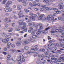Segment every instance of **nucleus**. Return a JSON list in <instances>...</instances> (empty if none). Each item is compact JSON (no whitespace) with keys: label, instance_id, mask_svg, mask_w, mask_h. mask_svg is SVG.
I'll return each instance as SVG.
<instances>
[{"label":"nucleus","instance_id":"1","mask_svg":"<svg viewBox=\"0 0 64 64\" xmlns=\"http://www.w3.org/2000/svg\"><path fill=\"white\" fill-rule=\"evenodd\" d=\"M44 54H45V56L44 54H42L41 55V57L42 58L44 57L45 59H50V56H48V52H44Z\"/></svg>","mask_w":64,"mask_h":64},{"label":"nucleus","instance_id":"2","mask_svg":"<svg viewBox=\"0 0 64 64\" xmlns=\"http://www.w3.org/2000/svg\"><path fill=\"white\" fill-rule=\"evenodd\" d=\"M19 60H18V64H21L22 61V62H25V59L23 58L19 59Z\"/></svg>","mask_w":64,"mask_h":64},{"label":"nucleus","instance_id":"3","mask_svg":"<svg viewBox=\"0 0 64 64\" xmlns=\"http://www.w3.org/2000/svg\"><path fill=\"white\" fill-rule=\"evenodd\" d=\"M58 6L59 7V9H62L63 8V7H62V5H63V3H60L58 4Z\"/></svg>","mask_w":64,"mask_h":64},{"label":"nucleus","instance_id":"4","mask_svg":"<svg viewBox=\"0 0 64 64\" xmlns=\"http://www.w3.org/2000/svg\"><path fill=\"white\" fill-rule=\"evenodd\" d=\"M34 47L35 48L34 49L33 48H32L31 49V52H32V53H33V51H32L33 50V51H37V45H36L35 46H34Z\"/></svg>","mask_w":64,"mask_h":64},{"label":"nucleus","instance_id":"5","mask_svg":"<svg viewBox=\"0 0 64 64\" xmlns=\"http://www.w3.org/2000/svg\"><path fill=\"white\" fill-rule=\"evenodd\" d=\"M59 43L60 44V46L61 47H64V43L60 41V42H59Z\"/></svg>","mask_w":64,"mask_h":64},{"label":"nucleus","instance_id":"6","mask_svg":"<svg viewBox=\"0 0 64 64\" xmlns=\"http://www.w3.org/2000/svg\"><path fill=\"white\" fill-rule=\"evenodd\" d=\"M28 41H30V42H34L35 40L34 38H29L28 39Z\"/></svg>","mask_w":64,"mask_h":64},{"label":"nucleus","instance_id":"7","mask_svg":"<svg viewBox=\"0 0 64 64\" xmlns=\"http://www.w3.org/2000/svg\"><path fill=\"white\" fill-rule=\"evenodd\" d=\"M22 8V6L20 4H18L17 6V9L18 10H20Z\"/></svg>","mask_w":64,"mask_h":64},{"label":"nucleus","instance_id":"8","mask_svg":"<svg viewBox=\"0 0 64 64\" xmlns=\"http://www.w3.org/2000/svg\"><path fill=\"white\" fill-rule=\"evenodd\" d=\"M62 52V51L60 50H56V51L55 52L56 54H61Z\"/></svg>","mask_w":64,"mask_h":64},{"label":"nucleus","instance_id":"9","mask_svg":"<svg viewBox=\"0 0 64 64\" xmlns=\"http://www.w3.org/2000/svg\"><path fill=\"white\" fill-rule=\"evenodd\" d=\"M21 28L22 29V30H23L24 31V32H27V28H26H26H23V27H21Z\"/></svg>","mask_w":64,"mask_h":64},{"label":"nucleus","instance_id":"10","mask_svg":"<svg viewBox=\"0 0 64 64\" xmlns=\"http://www.w3.org/2000/svg\"><path fill=\"white\" fill-rule=\"evenodd\" d=\"M6 40L8 41H9V38H11V36H6Z\"/></svg>","mask_w":64,"mask_h":64},{"label":"nucleus","instance_id":"11","mask_svg":"<svg viewBox=\"0 0 64 64\" xmlns=\"http://www.w3.org/2000/svg\"><path fill=\"white\" fill-rule=\"evenodd\" d=\"M38 25L40 27V30H41V29H43V26H42V24L40 23Z\"/></svg>","mask_w":64,"mask_h":64},{"label":"nucleus","instance_id":"12","mask_svg":"<svg viewBox=\"0 0 64 64\" xmlns=\"http://www.w3.org/2000/svg\"><path fill=\"white\" fill-rule=\"evenodd\" d=\"M12 0H10V1H8V2L7 3V4H8V5H10V4H11L12 3Z\"/></svg>","mask_w":64,"mask_h":64},{"label":"nucleus","instance_id":"13","mask_svg":"<svg viewBox=\"0 0 64 64\" xmlns=\"http://www.w3.org/2000/svg\"><path fill=\"white\" fill-rule=\"evenodd\" d=\"M19 56H20V59H22V58H24L23 55L21 54H19Z\"/></svg>","mask_w":64,"mask_h":64},{"label":"nucleus","instance_id":"14","mask_svg":"<svg viewBox=\"0 0 64 64\" xmlns=\"http://www.w3.org/2000/svg\"><path fill=\"white\" fill-rule=\"evenodd\" d=\"M52 49V48L51 47V46H50L48 47V51H51Z\"/></svg>","mask_w":64,"mask_h":64},{"label":"nucleus","instance_id":"15","mask_svg":"<svg viewBox=\"0 0 64 64\" xmlns=\"http://www.w3.org/2000/svg\"><path fill=\"white\" fill-rule=\"evenodd\" d=\"M32 52V53H34V55H35V56H36L37 55H38V54H39V52Z\"/></svg>","mask_w":64,"mask_h":64},{"label":"nucleus","instance_id":"16","mask_svg":"<svg viewBox=\"0 0 64 64\" xmlns=\"http://www.w3.org/2000/svg\"><path fill=\"white\" fill-rule=\"evenodd\" d=\"M2 41L4 43H8V42L7 40H6V39L5 40H2Z\"/></svg>","mask_w":64,"mask_h":64},{"label":"nucleus","instance_id":"17","mask_svg":"<svg viewBox=\"0 0 64 64\" xmlns=\"http://www.w3.org/2000/svg\"><path fill=\"white\" fill-rule=\"evenodd\" d=\"M32 37L33 38H34V39H36V38L38 37V36H37L35 35H33L32 36Z\"/></svg>","mask_w":64,"mask_h":64},{"label":"nucleus","instance_id":"18","mask_svg":"<svg viewBox=\"0 0 64 64\" xmlns=\"http://www.w3.org/2000/svg\"><path fill=\"white\" fill-rule=\"evenodd\" d=\"M18 1V2H21L23 3H25L26 2L25 1H24V0H17Z\"/></svg>","mask_w":64,"mask_h":64},{"label":"nucleus","instance_id":"19","mask_svg":"<svg viewBox=\"0 0 64 64\" xmlns=\"http://www.w3.org/2000/svg\"><path fill=\"white\" fill-rule=\"evenodd\" d=\"M4 21L5 22H7V23H8V18H6L4 19Z\"/></svg>","mask_w":64,"mask_h":64},{"label":"nucleus","instance_id":"20","mask_svg":"<svg viewBox=\"0 0 64 64\" xmlns=\"http://www.w3.org/2000/svg\"><path fill=\"white\" fill-rule=\"evenodd\" d=\"M58 31L59 32H60V33L63 32V30L62 28L59 29V30H58Z\"/></svg>","mask_w":64,"mask_h":64},{"label":"nucleus","instance_id":"21","mask_svg":"<svg viewBox=\"0 0 64 64\" xmlns=\"http://www.w3.org/2000/svg\"><path fill=\"white\" fill-rule=\"evenodd\" d=\"M48 19H50L52 18V15H49L48 16H47Z\"/></svg>","mask_w":64,"mask_h":64},{"label":"nucleus","instance_id":"22","mask_svg":"<svg viewBox=\"0 0 64 64\" xmlns=\"http://www.w3.org/2000/svg\"><path fill=\"white\" fill-rule=\"evenodd\" d=\"M36 63L37 64H42V62L38 60Z\"/></svg>","mask_w":64,"mask_h":64},{"label":"nucleus","instance_id":"23","mask_svg":"<svg viewBox=\"0 0 64 64\" xmlns=\"http://www.w3.org/2000/svg\"><path fill=\"white\" fill-rule=\"evenodd\" d=\"M23 26L21 27H24V28H26V23L24 22V23H23Z\"/></svg>","mask_w":64,"mask_h":64},{"label":"nucleus","instance_id":"24","mask_svg":"<svg viewBox=\"0 0 64 64\" xmlns=\"http://www.w3.org/2000/svg\"><path fill=\"white\" fill-rule=\"evenodd\" d=\"M58 60H57V58H54V63H57Z\"/></svg>","mask_w":64,"mask_h":64},{"label":"nucleus","instance_id":"25","mask_svg":"<svg viewBox=\"0 0 64 64\" xmlns=\"http://www.w3.org/2000/svg\"><path fill=\"white\" fill-rule=\"evenodd\" d=\"M52 31L50 32L51 33H55V32L54 31V28H52Z\"/></svg>","mask_w":64,"mask_h":64},{"label":"nucleus","instance_id":"26","mask_svg":"<svg viewBox=\"0 0 64 64\" xmlns=\"http://www.w3.org/2000/svg\"><path fill=\"white\" fill-rule=\"evenodd\" d=\"M1 35L2 36H6V34L5 33H1Z\"/></svg>","mask_w":64,"mask_h":64},{"label":"nucleus","instance_id":"27","mask_svg":"<svg viewBox=\"0 0 64 64\" xmlns=\"http://www.w3.org/2000/svg\"><path fill=\"white\" fill-rule=\"evenodd\" d=\"M33 26L34 27H36L35 28H36V29H38V27L37 26V25L36 24H34Z\"/></svg>","mask_w":64,"mask_h":64},{"label":"nucleus","instance_id":"28","mask_svg":"<svg viewBox=\"0 0 64 64\" xmlns=\"http://www.w3.org/2000/svg\"><path fill=\"white\" fill-rule=\"evenodd\" d=\"M28 48L29 47H28V46H26L24 47V50H28Z\"/></svg>","mask_w":64,"mask_h":64},{"label":"nucleus","instance_id":"29","mask_svg":"<svg viewBox=\"0 0 64 64\" xmlns=\"http://www.w3.org/2000/svg\"><path fill=\"white\" fill-rule=\"evenodd\" d=\"M54 10L55 12H57L58 10V9L56 8H54Z\"/></svg>","mask_w":64,"mask_h":64},{"label":"nucleus","instance_id":"30","mask_svg":"<svg viewBox=\"0 0 64 64\" xmlns=\"http://www.w3.org/2000/svg\"><path fill=\"white\" fill-rule=\"evenodd\" d=\"M23 22L22 21L21 22H19V25H23Z\"/></svg>","mask_w":64,"mask_h":64},{"label":"nucleus","instance_id":"31","mask_svg":"<svg viewBox=\"0 0 64 64\" xmlns=\"http://www.w3.org/2000/svg\"><path fill=\"white\" fill-rule=\"evenodd\" d=\"M61 37L62 38H63H63L62 39V40L61 39H59V41H62V40H63V41H64V37L63 36H61Z\"/></svg>","mask_w":64,"mask_h":64},{"label":"nucleus","instance_id":"32","mask_svg":"<svg viewBox=\"0 0 64 64\" xmlns=\"http://www.w3.org/2000/svg\"><path fill=\"white\" fill-rule=\"evenodd\" d=\"M52 49H53V50H54V51H56V50H57V48L55 47L54 48H52Z\"/></svg>","mask_w":64,"mask_h":64},{"label":"nucleus","instance_id":"33","mask_svg":"<svg viewBox=\"0 0 64 64\" xmlns=\"http://www.w3.org/2000/svg\"><path fill=\"white\" fill-rule=\"evenodd\" d=\"M16 46H20L21 45V43L20 42H17L16 43Z\"/></svg>","mask_w":64,"mask_h":64},{"label":"nucleus","instance_id":"34","mask_svg":"<svg viewBox=\"0 0 64 64\" xmlns=\"http://www.w3.org/2000/svg\"><path fill=\"white\" fill-rule=\"evenodd\" d=\"M41 31H38L36 33V34L37 35H39L41 34Z\"/></svg>","mask_w":64,"mask_h":64},{"label":"nucleus","instance_id":"35","mask_svg":"<svg viewBox=\"0 0 64 64\" xmlns=\"http://www.w3.org/2000/svg\"><path fill=\"white\" fill-rule=\"evenodd\" d=\"M28 57V54H24V58H27Z\"/></svg>","mask_w":64,"mask_h":64},{"label":"nucleus","instance_id":"36","mask_svg":"<svg viewBox=\"0 0 64 64\" xmlns=\"http://www.w3.org/2000/svg\"><path fill=\"white\" fill-rule=\"evenodd\" d=\"M32 2V3H36V0H30Z\"/></svg>","mask_w":64,"mask_h":64},{"label":"nucleus","instance_id":"37","mask_svg":"<svg viewBox=\"0 0 64 64\" xmlns=\"http://www.w3.org/2000/svg\"><path fill=\"white\" fill-rule=\"evenodd\" d=\"M7 1V0H4L2 4H5V3H6V2Z\"/></svg>","mask_w":64,"mask_h":64},{"label":"nucleus","instance_id":"38","mask_svg":"<svg viewBox=\"0 0 64 64\" xmlns=\"http://www.w3.org/2000/svg\"><path fill=\"white\" fill-rule=\"evenodd\" d=\"M46 63V60H44L43 62H42V64H44V63Z\"/></svg>","mask_w":64,"mask_h":64},{"label":"nucleus","instance_id":"39","mask_svg":"<svg viewBox=\"0 0 64 64\" xmlns=\"http://www.w3.org/2000/svg\"><path fill=\"white\" fill-rule=\"evenodd\" d=\"M24 43H25V44H28L29 43V42H28V41H25L24 42Z\"/></svg>","mask_w":64,"mask_h":64},{"label":"nucleus","instance_id":"40","mask_svg":"<svg viewBox=\"0 0 64 64\" xmlns=\"http://www.w3.org/2000/svg\"><path fill=\"white\" fill-rule=\"evenodd\" d=\"M8 10L9 12L12 11V8H9L8 9Z\"/></svg>","mask_w":64,"mask_h":64},{"label":"nucleus","instance_id":"41","mask_svg":"<svg viewBox=\"0 0 64 64\" xmlns=\"http://www.w3.org/2000/svg\"><path fill=\"white\" fill-rule=\"evenodd\" d=\"M29 4L30 7H33V4H32V3L31 2H30L29 3Z\"/></svg>","mask_w":64,"mask_h":64},{"label":"nucleus","instance_id":"42","mask_svg":"<svg viewBox=\"0 0 64 64\" xmlns=\"http://www.w3.org/2000/svg\"><path fill=\"white\" fill-rule=\"evenodd\" d=\"M47 32H48L46 30L42 32V33L44 34H46V33H47Z\"/></svg>","mask_w":64,"mask_h":64},{"label":"nucleus","instance_id":"43","mask_svg":"<svg viewBox=\"0 0 64 64\" xmlns=\"http://www.w3.org/2000/svg\"><path fill=\"white\" fill-rule=\"evenodd\" d=\"M34 10H35V11H38V10H39V9H38V8H34Z\"/></svg>","mask_w":64,"mask_h":64},{"label":"nucleus","instance_id":"44","mask_svg":"<svg viewBox=\"0 0 64 64\" xmlns=\"http://www.w3.org/2000/svg\"><path fill=\"white\" fill-rule=\"evenodd\" d=\"M5 27H6V28H7L8 27L9 25L7 24H6L5 25Z\"/></svg>","mask_w":64,"mask_h":64},{"label":"nucleus","instance_id":"45","mask_svg":"<svg viewBox=\"0 0 64 64\" xmlns=\"http://www.w3.org/2000/svg\"><path fill=\"white\" fill-rule=\"evenodd\" d=\"M30 15H31V16H33V13H32V12H30Z\"/></svg>","mask_w":64,"mask_h":64},{"label":"nucleus","instance_id":"46","mask_svg":"<svg viewBox=\"0 0 64 64\" xmlns=\"http://www.w3.org/2000/svg\"><path fill=\"white\" fill-rule=\"evenodd\" d=\"M14 18L15 19H17V16H15V15H14V16H13Z\"/></svg>","mask_w":64,"mask_h":64},{"label":"nucleus","instance_id":"47","mask_svg":"<svg viewBox=\"0 0 64 64\" xmlns=\"http://www.w3.org/2000/svg\"><path fill=\"white\" fill-rule=\"evenodd\" d=\"M41 18H43L44 16V14H42L41 16H40Z\"/></svg>","mask_w":64,"mask_h":64},{"label":"nucleus","instance_id":"48","mask_svg":"<svg viewBox=\"0 0 64 64\" xmlns=\"http://www.w3.org/2000/svg\"><path fill=\"white\" fill-rule=\"evenodd\" d=\"M12 44V43L10 42H9L8 43L7 45H8V46H10Z\"/></svg>","mask_w":64,"mask_h":64},{"label":"nucleus","instance_id":"49","mask_svg":"<svg viewBox=\"0 0 64 64\" xmlns=\"http://www.w3.org/2000/svg\"><path fill=\"white\" fill-rule=\"evenodd\" d=\"M24 10L25 12H26V13H27V12H28V10H27V9H24Z\"/></svg>","mask_w":64,"mask_h":64},{"label":"nucleus","instance_id":"50","mask_svg":"<svg viewBox=\"0 0 64 64\" xmlns=\"http://www.w3.org/2000/svg\"><path fill=\"white\" fill-rule=\"evenodd\" d=\"M24 49H22L20 50V52H24Z\"/></svg>","mask_w":64,"mask_h":64},{"label":"nucleus","instance_id":"51","mask_svg":"<svg viewBox=\"0 0 64 64\" xmlns=\"http://www.w3.org/2000/svg\"><path fill=\"white\" fill-rule=\"evenodd\" d=\"M36 16V14L35 15V16H32V19H35V18L36 17V16Z\"/></svg>","mask_w":64,"mask_h":64},{"label":"nucleus","instance_id":"52","mask_svg":"<svg viewBox=\"0 0 64 64\" xmlns=\"http://www.w3.org/2000/svg\"><path fill=\"white\" fill-rule=\"evenodd\" d=\"M41 17L40 16H39V17L38 18V20H42V18H41Z\"/></svg>","mask_w":64,"mask_h":64},{"label":"nucleus","instance_id":"53","mask_svg":"<svg viewBox=\"0 0 64 64\" xmlns=\"http://www.w3.org/2000/svg\"><path fill=\"white\" fill-rule=\"evenodd\" d=\"M35 33L34 32H32L31 33V35H35Z\"/></svg>","mask_w":64,"mask_h":64},{"label":"nucleus","instance_id":"54","mask_svg":"<svg viewBox=\"0 0 64 64\" xmlns=\"http://www.w3.org/2000/svg\"><path fill=\"white\" fill-rule=\"evenodd\" d=\"M32 24L31 23L29 24H28V26H29V27H30V26H32Z\"/></svg>","mask_w":64,"mask_h":64},{"label":"nucleus","instance_id":"55","mask_svg":"<svg viewBox=\"0 0 64 64\" xmlns=\"http://www.w3.org/2000/svg\"><path fill=\"white\" fill-rule=\"evenodd\" d=\"M58 20H61L62 19V17H59L58 18Z\"/></svg>","mask_w":64,"mask_h":64},{"label":"nucleus","instance_id":"56","mask_svg":"<svg viewBox=\"0 0 64 64\" xmlns=\"http://www.w3.org/2000/svg\"><path fill=\"white\" fill-rule=\"evenodd\" d=\"M6 57L7 58H10L11 57V56L10 55H8Z\"/></svg>","mask_w":64,"mask_h":64},{"label":"nucleus","instance_id":"57","mask_svg":"<svg viewBox=\"0 0 64 64\" xmlns=\"http://www.w3.org/2000/svg\"><path fill=\"white\" fill-rule=\"evenodd\" d=\"M36 6H40V4L39 3H37L36 4Z\"/></svg>","mask_w":64,"mask_h":64},{"label":"nucleus","instance_id":"58","mask_svg":"<svg viewBox=\"0 0 64 64\" xmlns=\"http://www.w3.org/2000/svg\"><path fill=\"white\" fill-rule=\"evenodd\" d=\"M60 57L61 58H64L63 57H64V54H62L60 56Z\"/></svg>","mask_w":64,"mask_h":64},{"label":"nucleus","instance_id":"59","mask_svg":"<svg viewBox=\"0 0 64 64\" xmlns=\"http://www.w3.org/2000/svg\"><path fill=\"white\" fill-rule=\"evenodd\" d=\"M4 9L5 10V9L6 10H5V12H8V11H9L8 10H7L5 8Z\"/></svg>","mask_w":64,"mask_h":64},{"label":"nucleus","instance_id":"60","mask_svg":"<svg viewBox=\"0 0 64 64\" xmlns=\"http://www.w3.org/2000/svg\"><path fill=\"white\" fill-rule=\"evenodd\" d=\"M42 7L44 8H46V5H44V6H43Z\"/></svg>","mask_w":64,"mask_h":64},{"label":"nucleus","instance_id":"61","mask_svg":"<svg viewBox=\"0 0 64 64\" xmlns=\"http://www.w3.org/2000/svg\"><path fill=\"white\" fill-rule=\"evenodd\" d=\"M8 4H7V3H6V4L5 5V6H6V7H8Z\"/></svg>","mask_w":64,"mask_h":64},{"label":"nucleus","instance_id":"62","mask_svg":"<svg viewBox=\"0 0 64 64\" xmlns=\"http://www.w3.org/2000/svg\"><path fill=\"white\" fill-rule=\"evenodd\" d=\"M4 51H7V48H5L4 49Z\"/></svg>","mask_w":64,"mask_h":64},{"label":"nucleus","instance_id":"63","mask_svg":"<svg viewBox=\"0 0 64 64\" xmlns=\"http://www.w3.org/2000/svg\"><path fill=\"white\" fill-rule=\"evenodd\" d=\"M40 11H44V9L43 8H40Z\"/></svg>","mask_w":64,"mask_h":64},{"label":"nucleus","instance_id":"64","mask_svg":"<svg viewBox=\"0 0 64 64\" xmlns=\"http://www.w3.org/2000/svg\"><path fill=\"white\" fill-rule=\"evenodd\" d=\"M15 45L14 44H12V48H14V47H15Z\"/></svg>","mask_w":64,"mask_h":64}]
</instances>
